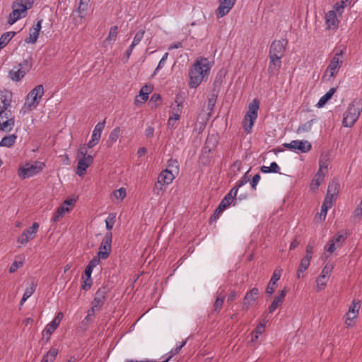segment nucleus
<instances>
[{
    "mask_svg": "<svg viewBox=\"0 0 362 362\" xmlns=\"http://www.w3.org/2000/svg\"><path fill=\"white\" fill-rule=\"evenodd\" d=\"M211 66L206 58L197 59L189 69V86L195 88L199 86L202 81L207 78Z\"/></svg>",
    "mask_w": 362,
    "mask_h": 362,
    "instance_id": "1",
    "label": "nucleus"
},
{
    "mask_svg": "<svg viewBox=\"0 0 362 362\" xmlns=\"http://www.w3.org/2000/svg\"><path fill=\"white\" fill-rule=\"evenodd\" d=\"M34 0H16L13 2L12 12L9 14L8 23L10 25L26 16L27 10L32 8Z\"/></svg>",
    "mask_w": 362,
    "mask_h": 362,
    "instance_id": "2",
    "label": "nucleus"
},
{
    "mask_svg": "<svg viewBox=\"0 0 362 362\" xmlns=\"http://www.w3.org/2000/svg\"><path fill=\"white\" fill-rule=\"evenodd\" d=\"M362 110V103L360 100H354L344 113L343 126L352 127L358 118Z\"/></svg>",
    "mask_w": 362,
    "mask_h": 362,
    "instance_id": "3",
    "label": "nucleus"
},
{
    "mask_svg": "<svg viewBox=\"0 0 362 362\" xmlns=\"http://www.w3.org/2000/svg\"><path fill=\"white\" fill-rule=\"evenodd\" d=\"M259 108V103L258 100L254 99L248 106V110L245 113L242 124L246 134L252 132V127L257 118V112Z\"/></svg>",
    "mask_w": 362,
    "mask_h": 362,
    "instance_id": "4",
    "label": "nucleus"
},
{
    "mask_svg": "<svg viewBox=\"0 0 362 362\" xmlns=\"http://www.w3.org/2000/svg\"><path fill=\"white\" fill-rule=\"evenodd\" d=\"M78 166L76 174L82 177L84 175L86 169L93 163V157L87 155V148L86 146H81L78 151Z\"/></svg>",
    "mask_w": 362,
    "mask_h": 362,
    "instance_id": "5",
    "label": "nucleus"
},
{
    "mask_svg": "<svg viewBox=\"0 0 362 362\" xmlns=\"http://www.w3.org/2000/svg\"><path fill=\"white\" fill-rule=\"evenodd\" d=\"M45 166V164L40 161H35L33 163H26L23 167L19 168L18 175L23 179L33 177L40 173Z\"/></svg>",
    "mask_w": 362,
    "mask_h": 362,
    "instance_id": "6",
    "label": "nucleus"
},
{
    "mask_svg": "<svg viewBox=\"0 0 362 362\" xmlns=\"http://www.w3.org/2000/svg\"><path fill=\"white\" fill-rule=\"evenodd\" d=\"M44 94L42 85L35 86L27 95L25 106L30 110L35 108Z\"/></svg>",
    "mask_w": 362,
    "mask_h": 362,
    "instance_id": "7",
    "label": "nucleus"
},
{
    "mask_svg": "<svg viewBox=\"0 0 362 362\" xmlns=\"http://www.w3.org/2000/svg\"><path fill=\"white\" fill-rule=\"evenodd\" d=\"M287 45L288 40L286 39H282L281 40H274L269 47V57H277L279 59H281L284 55L286 47Z\"/></svg>",
    "mask_w": 362,
    "mask_h": 362,
    "instance_id": "8",
    "label": "nucleus"
},
{
    "mask_svg": "<svg viewBox=\"0 0 362 362\" xmlns=\"http://www.w3.org/2000/svg\"><path fill=\"white\" fill-rule=\"evenodd\" d=\"M343 54L344 51L340 50L339 52H337L334 56L332 57L329 64L328 65L326 73L325 76L327 75V74H329V77L333 78L338 73L340 67L343 64Z\"/></svg>",
    "mask_w": 362,
    "mask_h": 362,
    "instance_id": "9",
    "label": "nucleus"
},
{
    "mask_svg": "<svg viewBox=\"0 0 362 362\" xmlns=\"http://www.w3.org/2000/svg\"><path fill=\"white\" fill-rule=\"evenodd\" d=\"M112 239V232H107L105 235L103 240L100 243L98 255L99 257H102L103 259H105L109 257L111 252V243Z\"/></svg>",
    "mask_w": 362,
    "mask_h": 362,
    "instance_id": "10",
    "label": "nucleus"
},
{
    "mask_svg": "<svg viewBox=\"0 0 362 362\" xmlns=\"http://www.w3.org/2000/svg\"><path fill=\"white\" fill-rule=\"evenodd\" d=\"M284 146L291 151H298L300 153H308L312 148L311 144L306 140H293L290 143L284 144Z\"/></svg>",
    "mask_w": 362,
    "mask_h": 362,
    "instance_id": "11",
    "label": "nucleus"
},
{
    "mask_svg": "<svg viewBox=\"0 0 362 362\" xmlns=\"http://www.w3.org/2000/svg\"><path fill=\"white\" fill-rule=\"evenodd\" d=\"M39 228V224L37 222L33 223L32 226L25 229L18 237V243L25 245L30 240H33Z\"/></svg>",
    "mask_w": 362,
    "mask_h": 362,
    "instance_id": "12",
    "label": "nucleus"
},
{
    "mask_svg": "<svg viewBox=\"0 0 362 362\" xmlns=\"http://www.w3.org/2000/svg\"><path fill=\"white\" fill-rule=\"evenodd\" d=\"M108 288L105 286L100 287L95 293L92 306L100 310L103 305L105 300V296L108 292Z\"/></svg>",
    "mask_w": 362,
    "mask_h": 362,
    "instance_id": "13",
    "label": "nucleus"
},
{
    "mask_svg": "<svg viewBox=\"0 0 362 362\" xmlns=\"http://www.w3.org/2000/svg\"><path fill=\"white\" fill-rule=\"evenodd\" d=\"M236 0H219V6L216 10V16L221 18L226 16L232 9Z\"/></svg>",
    "mask_w": 362,
    "mask_h": 362,
    "instance_id": "14",
    "label": "nucleus"
},
{
    "mask_svg": "<svg viewBox=\"0 0 362 362\" xmlns=\"http://www.w3.org/2000/svg\"><path fill=\"white\" fill-rule=\"evenodd\" d=\"M259 294V291L257 288L255 287L248 291L244 298V301L242 306L243 309L247 310L250 306L252 305L258 298Z\"/></svg>",
    "mask_w": 362,
    "mask_h": 362,
    "instance_id": "15",
    "label": "nucleus"
},
{
    "mask_svg": "<svg viewBox=\"0 0 362 362\" xmlns=\"http://www.w3.org/2000/svg\"><path fill=\"white\" fill-rule=\"evenodd\" d=\"M337 13H338V11H336V9L329 11L325 14V24L327 26V28L329 30H337L339 21L337 18Z\"/></svg>",
    "mask_w": 362,
    "mask_h": 362,
    "instance_id": "16",
    "label": "nucleus"
},
{
    "mask_svg": "<svg viewBox=\"0 0 362 362\" xmlns=\"http://www.w3.org/2000/svg\"><path fill=\"white\" fill-rule=\"evenodd\" d=\"M105 121H103L102 122H98L95 125V127L93 131L91 140L89 141V142L88 143V147L89 148H93L99 142L100 136H101V133H102L103 129L105 128Z\"/></svg>",
    "mask_w": 362,
    "mask_h": 362,
    "instance_id": "17",
    "label": "nucleus"
},
{
    "mask_svg": "<svg viewBox=\"0 0 362 362\" xmlns=\"http://www.w3.org/2000/svg\"><path fill=\"white\" fill-rule=\"evenodd\" d=\"M42 22V19L39 20L35 24V25L30 28L29 31V37L25 39V42L26 43L34 44L37 41L41 30Z\"/></svg>",
    "mask_w": 362,
    "mask_h": 362,
    "instance_id": "18",
    "label": "nucleus"
},
{
    "mask_svg": "<svg viewBox=\"0 0 362 362\" xmlns=\"http://www.w3.org/2000/svg\"><path fill=\"white\" fill-rule=\"evenodd\" d=\"M360 308V301H356V300H354L349 306V311L346 313V323L348 325V327H350L351 322H349L348 321H351L352 320L357 317L358 314V310Z\"/></svg>",
    "mask_w": 362,
    "mask_h": 362,
    "instance_id": "19",
    "label": "nucleus"
},
{
    "mask_svg": "<svg viewBox=\"0 0 362 362\" xmlns=\"http://www.w3.org/2000/svg\"><path fill=\"white\" fill-rule=\"evenodd\" d=\"M269 64L267 69V73L269 77L271 78L278 75L279 69L281 66V59H279L277 57H269Z\"/></svg>",
    "mask_w": 362,
    "mask_h": 362,
    "instance_id": "20",
    "label": "nucleus"
},
{
    "mask_svg": "<svg viewBox=\"0 0 362 362\" xmlns=\"http://www.w3.org/2000/svg\"><path fill=\"white\" fill-rule=\"evenodd\" d=\"M287 293V289L285 288L279 291L278 296H276L271 305L269 306V313H273L275 310L279 307L284 302Z\"/></svg>",
    "mask_w": 362,
    "mask_h": 362,
    "instance_id": "21",
    "label": "nucleus"
},
{
    "mask_svg": "<svg viewBox=\"0 0 362 362\" xmlns=\"http://www.w3.org/2000/svg\"><path fill=\"white\" fill-rule=\"evenodd\" d=\"M12 101V93L8 90L0 91V110L11 108Z\"/></svg>",
    "mask_w": 362,
    "mask_h": 362,
    "instance_id": "22",
    "label": "nucleus"
},
{
    "mask_svg": "<svg viewBox=\"0 0 362 362\" xmlns=\"http://www.w3.org/2000/svg\"><path fill=\"white\" fill-rule=\"evenodd\" d=\"M175 177V174H173V173L168 171V170L165 169L163 170L158 175V180L165 185H168L173 182Z\"/></svg>",
    "mask_w": 362,
    "mask_h": 362,
    "instance_id": "23",
    "label": "nucleus"
},
{
    "mask_svg": "<svg viewBox=\"0 0 362 362\" xmlns=\"http://www.w3.org/2000/svg\"><path fill=\"white\" fill-rule=\"evenodd\" d=\"M89 2L90 0H80L78 6L74 13H77L78 17L80 18H84L87 14Z\"/></svg>",
    "mask_w": 362,
    "mask_h": 362,
    "instance_id": "24",
    "label": "nucleus"
},
{
    "mask_svg": "<svg viewBox=\"0 0 362 362\" xmlns=\"http://www.w3.org/2000/svg\"><path fill=\"white\" fill-rule=\"evenodd\" d=\"M265 329V322H260L255 329V330L252 333V338L250 341L249 342V345L253 346L258 339L259 335L262 334Z\"/></svg>",
    "mask_w": 362,
    "mask_h": 362,
    "instance_id": "25",
    "label": "nucleus"
},
{
    "mask_svg": "<svg viewBox=\"0 0 362 362\" xmlns=\"http://www.w3.org/2000/svg\"><path fill=\"white\" fill-rule=\"evenodd\" d=\"M25 71L22 68L17 66L9 71V77L14 81H19L25 75Z\"/></svg>",
    "mask_w": 362,
    "mask_h": 362,
    "instance_id": "26",
    "label": "nucleus"
},
{
    "mask_svg": "<svg viewBox=\"0 0 362 362\" xmlns=\"http://www.w3.org/2000/svg\"><path fill=\"white\" fill-rule=\"evenodd\" d=\"M59 327L58 325L56 324L55 322H51L45 327L43 331V337L42 339L45 340L47 342L50 339L51 334L54 332V330Z\"/></svg>",
    "mask_w": 362,
    "mask_h": 362,
    "instance_id": "27",
    "label": "nucleus"
},
{
    "mask_svg": "<svg viewBox=\"0 0 362 362\" xmlns=\"http://www.w3.org/2000/svg\"><path fill=\"white\" fill-rule=\"evenodd\" d=\"M329 158L327 156H321L319 160L320 168L317 173L324 174L325 176L327 173V167L329 165Z\"/></svg>",
    "mask_w": 362,
    "mask_h": 362,
    "instance_id": "28",
    "label": "nucleus"
},
{
    "mask_svg": "<svg viewBox=\"0 0 362 362\" xmlns=\"http://www.w3.org/2000/svg\"><path fill=\"white\" fill-rule=\"evenodd\" d=\"M120 133V128L119 127H115L113 129V130L110 132L108 139L106 141L107 146L108 147H110L115 144L117 139L119 138Z\"/></svg>",
    "mask_w": 362,
    "mask_h": 362,
    "instance_id": "29",
    "label": "nucleus"
},
{
    "mask_svg": "<svg viewBox=\"0 0 362 362\" xmlns=\"http://www.w3.org/2000/svg\"><path fill=\"white\" fill-rule=\"evenodd\" d=\"M337 88H332L329 90L327 93H326L319 100L317 106L318 107H323L327 102L332 98L333 94L336 92Z\"/></svg>",
    "mask_w": 362,
    "mask_h": 362,
    "instance_id": "30",
    "label": "nucleus"
},
{
    "mask_svg": "<svg viewBox=\"0 0 362 362\" xmlns=\"http://www.w3.org/2000/svg\"><path fill=\"white\" fill-rule=\"evenodd\" d=\"M15 124L14 118H11L10 119H6L0 121V130L8 132H11Z\"/></svg>",
    "mask_w": 362,
    "mask_h": 362,
    "instance_id": "31",
    "label": "nucleus"
},
{
    "mask_svg": "<svg viewBox=\"0 0 362 362\" xmlns=\"http://www.w3.org/2000/svg\"><path fill=\"white\" fill-rule=\"evenodd\" d=\"M58 354V349L56 348L50 349L42 358L43 362H53Z\"/></svg>",
    "mask_w": 362,
    "mask_h": 362,
    "instance_id": "32",
    "label": "nucleus"
},
{
    "mask_svg": "<svg viewBox=\"0 0 362 362\" xmlns=\"http://www.w3.org/2000/svg\"><path fill=\"white\" fill-rule=\"evenodd\" d=\"M362 217V201L358 204L356 208L354 209L352 215L350 217V220L353 223L358 222Z\"/></svg>",
    "mask_w": 362,
    "mask_h": 362,
    "instance_id": "33",
    "label": "nucleus"
},
{
    "mask_svg": "<svg viewBox=\"0 0 362 362\" xmlns=\"http://www.w3.org/2000/svg\"><path fill=\"white\" fill-rule=\"evenodd\" d=\"M165 170L175 174L176 175L179 173V163L176 159L170 158L168 160L167 168Z\"/></svg>",
    "mask_w": 362,
    "mask_h": 362,
    "instance_id": "34",
    "label": "nucleus"
},
{
    "mask_svg": "<svg viewBox=\"0 0 362 362\" xmlns=\"http://www.w3.org/2000/svg\"><path fill=\"white\" fill-rule=\"evenodd\" d=\"M16 136L10 134L4 136L0 141V146L11 147L16 142Z\"/></svg>",
    "mask_w": 362,
    "mask_h": 362,
    "instance_id": "35",
    "label": "nucleus"
},
{
    "mask_svg": "<svg viewBox=\"0 0 362 362\" xmlns=\"http://www.w3.org/2000/svg\"><path fill=\"white\" fill-rule=\"evenodd\" d=\"M351 3V0H341L339 2H337L333 5V8L338 11V14L341 16L345 7L349 6Z\"/></svg>",
    "mask_w": 362,
    "mask_h": 362,
    "instance_id": "36",
    "label": "nucleus"
},
{
    "mask_svg": "<svg viewBox=\"0 0 362 362\" xmlns=\"http://www.w3.org/2000/svg\"><path fill=\"white\" fill-rule=\"evenodd\" d=\"M16 33L13 31L6 32L0 37V45L2 48L6 46L10 40L15 36Z\"/></svg>",
    "mask_w": 362,
    "mask_h": 362,
    "instance_id": "37",
    "label": "nucleus"
},
{
    "mask_svg": "<svg viewBox=\"0 0 362 362\" xmlns=\"http://www.w3.org/2000/svg\"><path fill=\"white\" fill-rule=\"evenodd\" d=\"M313 122L314 119H310L305 123L299 125L296 129V133L300 134L309 132L312 129Z\"/></svg>",
    "mask_w": 362,
    "mask_h": 362,
    "instance_id": "38",
    "label": "nucleus"
},
{
    "mask_svg": "<svg viewBox=\"0 0 362 362\" xmlns=\"http://www.w3.org/2000/svg\"><path fill=\"white\" fill-rule=\"evenodd\" d=\"M217 98H218V94L216 93L214 91L212 92L209 95L208 100H207V110L209 111V114H211V112L214 110V108L216 103Z\"/></svg>",
    "mask_w": 362,
    "mask_h": 362,
    "instance_id": "39",
    "label": "nucleus"
},
{
    "mask_svg": "<svg viewBox=\"0 0 362 362\" xmlns=\"http://www.w3.org/2000/svg\"><path fill=\"white\" fill-rule=\"evenodd\" d=\"M324 174H320V173H316L310 183V189L312 190H315L317 189H318L319 186L320 185V183L324 179Z\"/></svg>",
    "mask_w": 362,
    "mask_h": 362,
    "instance_id": "40",
    "label": "nucleus"
},
{
    "mask_svg": "<svg viewBox=\"0 0 362 362\" xmlns=\"http://www.w3.org/2000/svg\"><path fill=\"white\" fill-rule=\"evenodd\" d=\"M339 183L337 180H332V181L329 183L328 188H327V192H329L330 194H335L337 195L339 192Z\"/></svg>",
    "mask_w": 362,
    "mask_h": 362,
    "instance_id": "41",
    "label": "nucleus"
},
{
    "mask_svg": "<svg viewBox=\"0 0 362 362\" xmlns=\"http://www.w3.org/2000/svg\"><path fill=\"white\" fill-rule=\"evenodd\" d=\"M225 300V295L220 293L214 304V313H219Z\"/></svg>",
    "mask_w": 362,
    "mask_h": 362,
    "instance_id": "42",
    "label": "nucleus"
},
{
    "mask_svg": "<svg viewBox=\"0 0 362 362\" xmlns=\"http://www.w3.org/2000/svg\"><path fill=\"white\" fill-rule=\"evenodd\" d=\"M36 287L37 284L35 281H32L29 284V286L26 288L23 293V300H27L28 298H30L35 292Z\"/></svg>",
    "mask_w": 362,
    "mask_h": 362,
    "instance_id": "43",
    "label": "nucleus"
},
{
    "mask_svg": "<svg viewBox=\"0 0 362 362\" xmlns=\"http://www.w3.org/2000/svg\"><path fill=\"white\" fill-rule=\"evenodd\" d=\"M328 279H329V278L325 277L324 275H320L317 278L316 283H317V291H322L325 288Z\"/></svg>",
    "mask_w": 362,
    "mask_h": 362,
    "instance_id": "44",
    "label": "nucleus"
},
{
    "mask_svg": "<svg viewBox=\"0 0 362 362\" xmlns=\"http://www.w3.org/2000/svg\"><path fill=\"white\" fill-rule=\"evenodd\" d=\"M116 219V214L110 213L109 214L107 219L105 220V226L106 228L110 232V230L113 228L114 224L115 223Z\"/></svg>",
    "mask_w": 362,
    "mask_h": 362,
    "instance_id": "45",
    "label": "nucleus"
},
{
    "mask_svg": "<svg viewBox=\"0 0 362 362\" xmlns=\"http://www.w3.org/2000/svg\"><path fill=\"white\" fill-rule=\"evenodd\" d=\"M151 87L147 85L144 86L140 91L139 96L141 98L144 102L146 101L148 98V94L151 92Z\"/></svg>",
    "mask_w": 362,
    "mask_h": 362,
    "instance_id": "46",
    "label": "nucleus"
},
{
    "mask_svg": "<svg viewBox=\"0 0 362 362\" xmlns=\"http://www.w3.org/2000/svg\"><path fill=\"white\" fill-rule=\"evenodd\" d=\"M165 190L166 185L163 184L161 182H159V180H157L153 188V193L158 195L163 194Z\"/></svg>",
    "mask_w": 362,
    "mask_h": 362,
    "instance_id": "47",
    "label": "nucleus"
},
{
    "mask_svg": "<svg viewBox=\"0 0 362 362\" xmlns=\"http://www.w3.org/2000/svg\"><path fill=\"white\" fill-rule=\"evenodd\" d=\"M311 259L312 258H310L309 257H305V256H304L301 259L300 263V265L298 267L300 272H304L305 270H307V269L308 268V267L310 265Z\"/></svg>",
    "mask_w": 362,
    "mask_h": 362,
    "instance_id": "48",
    "label": "nucleus"
},
{
    "mask_svg": "<svg viewBox=\"0 0 362 362\" xmlns=\"http://www.w3.org/2000/svg\"><path fill=\"white\" fill-rule=\"evenodd\" d=\"M118 33V28L117 26H113L110 29V32L108 36L106 37L105 42L112 41L115 42L117 38V35Z\"/></svg>",
    "mask_w": 362,
    "mask_h": 362,
    "instance_id": "49",
    "label": "nucleus"
},
{
    "mask_svg": "<svg viewBox=\"0 0 362 362\" xmlns=\"http://www.w3.org/2000/svg\"><path fill=\"white\" fill-rule=\"evenodd\" d=\"M21 68L25 71V73L30 71L33 66L32 58L29 57L28 59H25L23 62L20 63L18 65Z\"/></svg>",
    "mask_w": 362,
    "mask_h": 362,
    "instance_id": "50",
    "label": "nucleus"
},
{
    "mask_svg": "<svg viewBox=\"0 0 362 362\" xmlns=\"http://www.w3.org/2000/svg\"><path fill=\"white\" fill-rule=\"evenodd\" d=\"M76 199H66L59 207H63L64 209H67V211H66V212H68L70 211V208H72L75 203H76Z\"/></svg>",
    "mask_w": 362,
    "mask_h": 362,
    "instance_id": "51",
    "label": "nucleus"
},
{
    "mask_svg": "<svg viewBox=\"0 0 362 362\" xmlns=\"http://www.w3.org/2000/svg\"><path fill=\"white\" fill-rule=\"evenodd\" d=\"M11 118H14V117L13 116L10 108H6V110L2 109L0 110V121H2L4 119H10Z\"/></svg>",
    "mask_w": 362,
    "mask_h": 362,
    "instance_id": "52",
    "label": "nucleus"
},
{
    "mask_svg": "<svg viewBox=\"0 0 362 362\" xmlns=\"http://www.w3.org/2000/svg\"><path fill=\"white\" fill-rule=\"evenodd\" d=\"M67 209H64L63 207H58L56 213L53 215L52 221L53 222H57L61 217L66 213Z\"/></svg>",
    "mask_w": 362,
    "mask_h": 362,
    "instance_id": "53",
    "label": "nucleus"
},
{
    "mask_svg": "<svg viewBox=\"0 0 362 362\" xmlns=\"http://www.w3.org/2000/svg\"><path fill=\"white\" fill-rule=\"evenodd\" d=\"M233 197H231L230 194H226L223 199L221 200V203L219 204H221V208H225L226 209L228 206H229L230 205V204L233 202Z\"/></svg>",
    "mask_w": 362,
    "mask_h": 362,
    "instance_id": "54",
    "label": "nucleus"
},
{
    "mask_svg": "<svg viewBox=\"0 0 362 362\" xmlns=\"http://www.w3.org/2000/svg\"><path fill=\"white\" fill-rule=\"evenodd\" d=\"M346 238V235H344L342 234H337L332 238V241L337 245V247H340L341 245V243L345 240Z\"/></svg>",
    "mask_w": 362,
    "mask_h": 362,
    "instance_id": "55",
    "label": "nucleus"
},
{
    "mask_svg": "<svg viewBox=\"0 0 362 362\" xmlns=\"http://www.w3.org/2000/svg\"><path fill=\"white\" fill-rule=\"evenodd\" d=\"M145 33V31L144 30H139L134 37V40H133V42L131 45H132L133 46H136L142 40V38L144 37V35Z\"/></svg>",
    "mask_w": 362,
    "mask_h": 362,
    "instance_id": "56",
    "label": "nucleus"
},
{
    "mask_svg": "<svg viewBox=\"0 0 362 362\" xmlns=\"http://www.w3.org/2000/svg\"><path fill=\"white\" fill-rule=\"evenodd\" d=\"M333 269V265L332 264H327L322 269L320 275H324L325 277H329L330 274Z\"/></svg>",
    "mask_w": 362,
    "mask_h": 362,
    "instance_id": "57",
    "label": "nucleus"
},
{
    "mask_svg": "<svg viewBox=\"0 0 362 362\" xmlns=\"http://www.w3.org/2000/svg\"><path fill=\"white\" fill-rule=\"evenodd\" d=\"M226 209L225 208H221V204H219L218 206V207L216 208V209L215 210L214 213L213 214V215L211 216V218H210V222L213 221H216L217 220L220 215L221 214V213L225 210Z\"/></svg>",
    "mask_w": 362,
    "mask_h": 362,
    "instance_id": "58",
    "label": "nucleus"
},
{
    "mask_svg": "<svg viewBox=\"0 0 362 362\" xmlns=\"http://www.w3.org/2000/svg\"><path fill=\"white\" fill-rule=\"evenodd\" d=\"M281 272L282 270L281 269H276L272 274V276L270 279V281L274 282L275 284L277 283V281L280 279L281 276Z\"/></svg>",
    "mask_w": 362,
    "mask_h": 362,
    "instance_id": "59",
    "label": "nucleus"
},
{
    "mask_svg": "<svg viewBox=\"0 0 362 362\" xmlns=\"http://www.w3.org/2000/svg\"><path fill=\"white\" fill-rule=\"evenodd\" d=\"M276 287H277L276 284L269 281V282L266 288L267 294H268L269 296H272L274 293Z\"/></svg>",
    "mask_w": 362,
    "mask_h": 362,
    "instance_id": "60",
    "label": "nucleus"
},
{
    "mask_svg": "<svg viewBox=\"0 0 362 362\" xmlns=\"http://www.w3.org/2000/svg\"><path fill=\"white\" fill-rule=\"evenodd\" d=\"M114 195L117 199L122 200L126 197V189L121 187L114 192Z\"/></svg>",
    "mask_w": 362,
    "mask_h": 362,
    "instance_id": "61",
    "label": "nucleus"
},
{
    "mask_svg": "<svg viewBox=\"0 0 362 362\" xmlns=\"http://www.w3.org/2000/svg\"><path fill=\"white\" fill-rule=\"evenodd\" d=\"M336 197L337 195L332 194H330L329 192H327L324 202L332 206L333 203L336 200Z\"/></svg>",
    "mask_w": 362,
    "mask_h": 362,
    "instance_id": "62",
    "label": "nucleus"
},
{
    "mask_svg": "<svg viewBox=\"0 0 362 362\" xmlns=\"http://www.w3.org/2000/svg\"><path fill=\"white\" fill-rule=\"evenodd\" d=\"M332 206L329 204H327V203L323 202L322 205L321 206V212H320V217L325 220L327 216V212L329 209H330Z\"/></svg>",
    "mask_w": 362,
    "mask_h": 362,
    "instance_id": "63",
    "label": "nucleus"
},
{
    "mask_svg": "<svg viewBox=\"0 0 362 362\" xmlns=\"http://www.w3.org/2000/svg\"><path fill=\"white\" fill-rule=\"evenodd\" d=\"M337 245L330 240L327 245L325 246V250L329 252L332 253L335 251V250L337 248Z\"/></svg>",
    "mask_w": 362,
    "mask_h": 362,
    "instance_id": "64",
    "label": "nucleus"
}]
</instances>
